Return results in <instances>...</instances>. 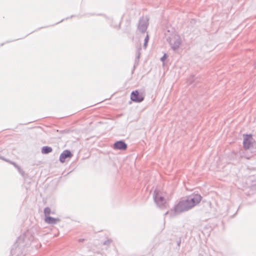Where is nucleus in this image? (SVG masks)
<instances>
[{
  "label": "nucleus",
  "mask_w": 256,
  "mask_h": 256,
  "mask_svg": "<svg viewBox=\"0 0 256 256\" xmlns=\"http://www.w3.org/2000/svg\"><path fill=\"white\" fill-rule=\"evenodd\" d=\"M30 233L20 236L14 244L15 248L11 251L12 256H23L22 252V248L28 244L30 240L29 238Z\"/></svg>",
  "instance_id": "1"
},
{
  "label": "nucleus",
  "mask_w": 256,
  "mask_h": 256,
  "mask_svg": "<svg viewBox=\"0 0 256 256\" xmlns=\"http://www.w3.org/2000/svg\"><path fill=\"white\" fill-rule=\"evenodd\" d=\"M154 200L156 204L160 208H163L166 204V194L159 190H154Z\"/></svg>",
  "instance_id": "2"
},
{
  "label": "nucleus",
  "mask_w": 256,
  "mask_h": 256,
  "mask_svg": "<svg viewBox=\"0 0 256 256\" xmlns=\"http://www.w3.org/2000/svg\"><path fill=\"white\" fill-rule=\"evenodd\" d=\"M192 208L187 198H184L180 200L177 204V212L188 211Z\"/></svg>",
  "instance_id": "3"
},
{
  "label": "nucleus",
  "mask_w": 256,
  "mask_h": 256,
  "mask_svg": "<svg viewBox=\"0 0 256 256\" xmlns=\"http://www.w3.org/2000/svg\"><path fill=\"white\" fill-rule=\"evenodd\" d=\"M176 32L174 30L172 29L171 30L168 29L165 32V36L166 40L168 42L171 47L174 50L176 48Z\"/></svg>",
  "instance_id": "4"
},
{
  "label": "nucleus",
  "mask_w": 256,
  "mask_h": 256,
  "mask_svg": "<svg viewBox=\"0 0 256 256\" xmlns=\"http://www.w3.org/2000/svg\"><path fill=\"white\" fill-rule=\"evenodd\" d=\"M243 144L245 148L248 149L253 147L255 144V140L251 134H244Z\"/></svg>",
  "instance_id": "5"
},
{
  "label": "nucleus",
  "mask_w": 256,
  "mask_h": 256,
  "mask_svg": "<svg viewBox=\"0 0 256 256\" xmlns=\"http://www.w3.org/2000/svg\"><path fill=\"white\" fill-rule=\"evenodd\" d=\"M190 206L194 208L202 200V197L198 194H193L186 197Z\"/></svg>",
  "instance_id": "6"
},
{
  "label": "nucleus",
  "mask_w": 256,
  "mask_h": 256,
  "mask_svg": "<svg viewBox=\"0 0 256 256\" xmlns=\"http://www.w3.org/2000/svg\"><path fill=\"white\" fill-rule=\"evenodd\" d=\"M148 26V19L147 18H142L139 22L138 29L142 32H144L146 31Z\"/></svg>",
  "instance_id": "7"
},
{
  "label": "nucleus",
  "mask_w": 256,
  "mask_h": 256,
  "mask_svg": "<svg viewBox=\"0 0 256 256\" xmlns=\"http://www.w3.org/2000/svg\"><path fill=\"white\" fill-rule=\"evenodd\" d=\"M130 98L132 101L136 102H141L144 100V97L140 95L136 90L132 92Z\"/></svg>",
  "instance_id": "8"
},
{
  "label": "nucleus",
  "mask_w": 256,
  "mask_h": 256,
  "mask_svg": "<svg viewBox=\"0 0 256 256\" xmlns=\"http://www.w3.org/2000/svg\"><path fill=\"white\" fill-rule=\"evenodd\" d=\"M72 156V154L70 151L64 150L60 156V160L61 162H64L66 158H70Z\"/></svg>",
  "instance_id": "9"
},
{
  "label": "nucleus",
  "mask_w": 256,
  "mask_h": 256,
  "mask_svg": "<svg viewBox=\"0 0 256 256\" xmlns=\"http://www.w3.org/2000/svg\"><path fill=\"white\" fill-rule=\"evenodd\" d=\"M114 146L115 149L124 150L126 148L127 145L123 141L120 140L115 142Z\"/></svg>",
  "instance_id": "10"
},
{
  "label": "nucleus",
  "mask_w": 256,
  "mask_h": 256,
  "mask_svg": "<svg viewBox=\"0 0 256 256\" xmlns=\"http://www.w3.org/2000/svg\"><path fill=\"white\" fill-rule=\"evenodd\" d=\"M60 222L59 218H54L48 216L44 218V222L50 224H55Z\"/></svg>",
  "instance_id": "11"
},
{
  "label": "nucleus",
  "mask_w": 256,
  "mask_h": 256,
  "mask_svg": "<svg viewBox=\"0 0 256 256\" xmlns=\"http://www.w3.org/2000/svg\"><path fill=\"white\" fill-rule=\"evenodd\" d=\"M44 218L46 217L50 216V214H54V212H52L50 208L48 207H46L44 209Z\"/></svg>",
  "instance_id": "12"
},
{
  "label": "nucleus",
  "mask_w": 256,
  "mask_h": 256,
  "mask_svg": "<svg viewBox=\"0 0 256 256\" xmlns=\"http://www.w3.org/2000/svg\"><path fill=\"white\" fill-rule=\"evenodd\" d=\"M196 79L197 78L195 76L192 75V76H189V78H188L187 82L188 84L192 85V84H194L196 83Z\"/></svg>",
  "instance_id": "13"
},
{
  "label": "nucleus",
  "mask_w": 256,
  "mask_h": 256,
  "mask_svg": "<svg viewBox=\"0 0 256 256\" xmlns=\"http://www.w3.org/2000/svg\"><path fill=\"white\" fill-rule=\"evenodd\" d=\"M52 151V148L49 146H44L42 149V154H48Z\"/></svg>",
  "instance_id": "14"
},
{
  "label": "nucleus",
  "mask_w": 256,
  "mask_h": 256,
  "mask_svg": "<svg viewBox=\"0 0 256 256\" xmlns=\"http://www.w3.org/2000/svg\"><path fill=\"white\" fill-rule=\"evenodd\" d=\"M0 158H1L2 160H4V161H6V162H9L10 164H13V165H14L16 168L18 169V170L19 172L22 174V171L21 170L20 168H19V166H18L14 162H10V160H6V158H3V157H0Z\"/></svg>",
  "instance_id": "15"
},
{
  "label": "nucleus",
  "mask_w": 256,
  "mask_h": 256,
  "mask_svg": "<svg viewBox=\"0 0 256 256\" xmlns=\"http://www.w3.org/2000/svg\"><path fill=\"white\" fill-rule=\"evenodd\" d=\"M148 39H149L148 36L147 34L146 37L144 38V48H146Z\"/></svg>",
  "instance_id": "16"
},
{
  "label": "nucleus",
  "mask_w": 256,
  "mask_h": 256,
  "mask_svg": "<svg viewBox=\"0 0 256 256\" xmlns=\"http://www.w3.org/2000/svg\"><path fill=\"white\" fill-rule=\"evenodd\" d=\"M166 58H167V55L166 54H164V56L160 58L161 61L163 62V66L164 65V60Z\"/></svg>",
  "instance_id": "17"
},
{
  "label": "nucleus",
  "mask_w": 256,
  "mask_h": 256,
  "mask_svg": "<svg viewBox=\"0 0 256 256\" xmlns=\"http://www.w3.org/2000/svg\"><path fill=\"white\" fill-rule=\"evenodd\" d=\"M111 242L110 240H108L104 242V244H108Z\"/></svg>",
  "instance_id": "18"
},
{
  "label": "nucleus",
  "mask_w": 256,
  "mask_h": 256,
  "mask_svg": "<svg viewBox=\"0 0 256 256\" xmlns=\"http://www.w3.org/2000/svg\"><path fill=\"white\" fill-rule=\"evenodd\" d=\"M174 212H175L176 210V208L175 207H174Z\"/></svg>",
  "instance_id": "19"
},
{
  "label": "nucleus",
  "mask_w": 256,
  "mask_h": 256,
  "mask_svg": "<svg viewBox=\"0 0 256 256\" xmlns=\"http://www.w3.org/2000/svg\"><path fill=\"white\" fill-rule=\"evenodd\" d=\"M169 213H170L169 212H167L166 213V214H168Z\"/></svg>",
  "instance_id": "20"
}]
</instances>
